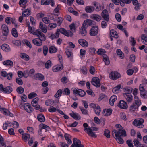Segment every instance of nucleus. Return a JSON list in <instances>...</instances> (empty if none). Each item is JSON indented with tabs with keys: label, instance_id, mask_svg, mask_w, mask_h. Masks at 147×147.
<instances>
[{
	"label": "nucleus",
	"instance_id": "9b49d317",
	"mask_svg": "<svg viewBox=\"0 0 147 147\" xmlns=\"http://www.w3.org/2000/svg\"><path fill=\"white\" fill-rule=\"evenodd\" d=\"M99 78L97 77L93 78L91 82L92 84L97 87H99L100 86Z\"/></svg>",
	"mask_w": 147,
	"mask_h": 147
},
{
	"label": "nucleus",
	"instance_id": "5fc2aeb1",
	"mask_svg": "<svg viewBox=\"0 0 147 147\" xmlns=\"http://www.w3.org/2000/svg\"><path fill=\"white\" fill-rule=\"evenodd\" d=\"M104 135L108 138H110V131L108 129H105L104 131Z\"/></svg>",
	"mask_w": 147,
	"mask_h": 147
},
{
	"label": "nucleus",
	"instance_id": "b1692460",
	"mask_svg": "<svg viewBox=\"0 0 147 147\" xmlns=\"http://www.w3.org/2000/svg\"><path fill=\"white\" fill-rule=\"evenodd\" d=\"M110 36L115 38H118V35L115 30L114 29L111 30L110 32Z\"/></svg>",
	"mask_w": 147,
	"mask_h": 147
},
{
	"label": "nucleus",
	"instance_id": "72a5a7b5",
	"mask_svg": "<svg viewBox=\"0 0 147 147\" xmlns=\"http://www.w3.org/2000/svg\"><path fill=\"white\" fill-rule=\"evenodd\" d=\"M3 63L4 65L6 66H13V62L9 60L4 61L3 62Z\"/></svg>",
	"mask_w": 147,
	"mask_h": 147
},
{
	"label": "nucleus",
	"instance_id": "a18cd8bd",
	"mask_svg": "<svg viewBox=\"0 0 147 147\" xmlns=\"http://www.w3.org/2000/svg\"><path fill=\"white\" fill-rule=\"evenodd\" d=\"M115 138L119 144H122L124 143V141L120 136H117V137Z\"/></svg>",
	"mask_w": 147,
	"mask_h": 147
},
{
	"label": "nucleus",
	"instance_id": "423d86ee",
	"mask_svg": "<svg viewBox=\"0 0 147 147\" xmlns=\"http://www.w3.org/2000/svg\"><path fill=\"white\" fill-rule=\"evenodd\" d=\"M28 31L30 33L32 34L33 35H35L36 36H38V34H39L40 33V32H41L40 31V30L39 29H38L36 30L35 32L34 31V27H31L30 26L29 23L28 24Z\"/></svg>",
	"mask_w": 147,
	"mask_h": 147
},
{
	"label": "nucleus",
	"instance_id": "a878e982",
	"mask_svg": "<svg viewBox=\"0 0 147 147\" xmlns=\"http://www.w3.org/2000/svg\"><path fill=\"white\" fill-rule=\"evenodd\" d=\"M1 49L5 52H9L10 51V48L9 46L7 44H3L1 46Z\"/></svg>",
	"mask_w": 147,
	"mask_h": 147
},
{
	"label": "nucleus",
	"instance_id": "dca6fc26",
	"mask_svg": "<svg viewBox=\"0 0 147 147\" xmlns=\"http://www.w3.org/2000/svg\"><path fill=\"white\" fill-rule=\"evenodd\" d=\"M85 11L87 13H92L95 10V7L92 6H88L85 7Z\"/></svg>",
	"mask_w": 147,
	"mask_h": 147
},
{
	"label": "nucleus",
	"instance_id": "cd10ccee",
	"mask_svg": "<svg viewBox=\"0 0 147 147\" xmlns=\"http://www.w3.org/2000/svg\"><path fill=\"white\" fill-rule=\"evenodd\" d=\"M112 110L111 109H104L103 111V115L105 116H108L112 113Z\"/></svg>",
	"mask_w": 147,
	"mask_h": 147
},
{
	"label": "nucleus",
	"instance_id": "6e6552de",
	"mask_svg": "<svg viewBox=\"0 0 147 147\" xmlns=\"http://www.w3.org/2000/svg\"><path fill=\"white\" fill-rule=\"evenodd\" d=\"M73 92L75 95H79L81 97L84 96L86 94V93L83 90L81 89H77L76 88L73 90Z\"/></svg>",
	"mask_w": 147,
	"mask_h": 147
},
{
	"label": "nucleus",
	"instance_id": "c9c22d12",
	"mask_svg": "<svg viewBox=\"0 0 147 147\" xmlns=\"http://www.w3.org/2000/svg\"><path fill=\"white\" fill-rule=\"evenodd\" d=\"M141 39L143 40V43L146 45H147V36L145 34H143L141 35Z\"/></svg>",
	"mask_w": 147,
	"mask_h": 147
},
{
	"label": "nucleus",
	"instance_id": "338daca9",
	"mask_svg": "<svg viewBox=\"0 0 147 147\" xmlns=\"http://www.w3.org/2000/svg\"><path fill=\"white\" fill-rule=\"evenodd\" d=\"M69 27L70 30L73 32H75L76 31V29L75 28V25L74 23H73L69 25Z\"/></svg>",
	"mask_w": 147,
	"mask_h": 147
},
{
	"label": "nucleus",
	"instance_id": "0eeeda50",
	"mask_svg": "<svg viewBox=\"0 0 147 147\" xmlns=\"http://www.w3.org/2000/svg\"><path fill=\"white\" fill-rule=\"evenodd\" d=\"M73 140V143L71 147H84L83 145L81 144V142L79 139L74 138Z\"/></svg>",
	"mask_w": 147,
	"mask_h": 147
},
{
	"label": "nucleus",
	"instance_id": "7ed1b4c3",
	"mask_svg": "<svg viewBox=\"0 0 147 147\" xmlns=\"http://www.w3.org/2000/svg\"><path fill=\"white\" fill-rule=\"evenodd\" d=\"M56 32L59 36L60 32L67 37H71L73 35V34L71 31H67L65 29L62 28H60L59 29H57L56 30Z\"/></svg>",
	"mask_w": 147,
	"mask_h": 147
},
{
	"label": "nucleus",
	"instance_id": "3c124183",
	"mask_svg": "<svg viewBox=\"0 0 147 147\" xmlns=\"http://www.w3.org/2000/svg\"><path fill=\"white\" fill-rule=\"evenodd\" d=\"M54 103V101L52 99H48L45 102V104L47 106H49Z\"/></svg>",
	"mask_w": 147,
	"mask_h": 147
},
{
	"label": "nucleus",
	"instance_id": "2eb2a0df",
	"mask_svg": "<svg viewBox=\"0 0 147 147\" xmlns=\"http://www.w3.org/2000/svg\"><path fill=\"white\" fill-rule=\"evenodd\" d=\"M1 28L2 30V33L3 35L7 36L8 35L9 30L7 26L5 24L2 25Z\"/></svg>",
	"mask_w": 147,
	"mask_h": 147
},
{
	"label": "nucleus",
	"instance_id": "c756f323",
	"mask_svg": "<svg viewBox=\"0 0 147 147\" xmlns=\"http://www.w3.org/2000/svg\"><path fill=\"white\" fill-rule=\"evenodd\" d=\"M30 138V136L29 134L25 133L22 134V138L25 142H26Z\"/></svg>",
	"mask_w": 147,
	"mask_h": 147
},
{
	"label": "nucleus",
	"instance_id": "412c9836",
	"mask_svg": "<svg viewBox=\"0 0 147 147\" xmlns=\"http://www.w3.org/2000/svg\"><path fill=\"white\" fill-rule=\"evenodd\" d=\"M70 115L76 120H80L81 118L80 116L78 113L72 112L70 113Z\"/></svg>",
	"mask_w": 147,
	"mask_h": 147
},
{
	"label": "nucleus",
	"instance_id": "a211bd4d",
	"mask_svg": "<svg viewBox=\"0 0 147 147\" xmlns=\"http://www.w3.org/2000/svg\"><path fill=\"white\" fill-rule=\"evenodd\" d=\"M118 106L121 108L124 109H126L128 107L126 102L123 100H121L119 103Z\"/></svg>",
	"mask_w": 147,
	"mask_h": 147
},
{
	"label": "nucleus",
	"instance_id": "f3484780",
	"mask_svg": "<svg viewBox=\"0 0 147 147\" xmlns=\"http://www.w3.org/2000/svg\"><path fill=\"white\" fill-rule=\"evenodd\" d=\"M50 3L51 6H53L54 5V3L53 0H42L41 4L42 5H46Z\"/></svg>",
	"mask_w": 147,
	"mask_h": 147
},
{
	"label": "nucleus",
	"instance_id": "39448f33",
	"mask_svg": "<svg viewBox=\"0 0 147 147\" xmlns=\"http://www.w3.org/2000/svg\"><path fill=\"white\" fill-rule=\"evenodd\" d=\"M144 120L142 118H140L135 119L133 122V124L139 128L143 127L144 125L142 124L144 123Z\"/></svg>",
	"mask_w": 147,
	"mask_h": 147
},
{
	"label": "nucleus",
	"instance_id": "393cba45",
	"mask_svg": "<svg viewBox=\"0 0 147 147\" xmlns=\"http://www.w3.org/2000/svg\"><path fill=\"white\" fill-rule=\"evenodd\" d=\"M39 28H40L42 32L44 33H46L47 32V26L46 25H43L42 22H40L39 23Z\"/></svg>",
	"mask_w": 147,
	"mask_h": 147
},
{
	"label": "nucleus",
	"instance_id": "774afa93",
	"mask_svg": "<svg viewBox=\"0 0 147 147\" xmlns=\"http://www.w3.org/2000/svg\"><path fill=\"white\" fill-rule=\"evenodd\" d=\"M16 82L19 85H21L23 84L22 80L19 78H17L16 79Z\"/></svg>",
	"mask_w": 147,
	"mask_h": 147
},
{
	"label": "nucleus",
	"instance_id": "bb28decb",
	"mask_svg": "<svg viewBox=\"0 0 147 147\" xmlns=\"http://www.w3.org/2000/svg\"><path fill=\"white\" fill-rule=\"evenodd\" d=\"M80 32L82 36H85L87 34V31L84 24H82L80 30Z\"/></svg>",
	"mask_w": 147,
	"mask_h": 147
},
{
	"label": "nucleus",
	"instance_id": "7c9ffc66",
	"mask_svg": "<svg viewBox=\"0 0 147 147\" xmlns=\"http://www.w3.org/2000/svg\"><path fill=\"white\" fill-rule=\"evenodd\" d=\"M93 22V21L92 20L90 19H88L85 20L84 21L83 24H84V26H86L87 25L90 26L92 25Z\"/></svg>",
	"mask_w": 147,
	"mask_h": 147
},
{
	"label": "nucleus",
	"instance_id": "ddd939ff",
	"mask_svg": "<svg viewBox=\"0 0 147 147\" xmlns=\"http://www.w3.org/2000/svg\"><path fill=\"white\" fill-rule=\"evenodd\" d=\"M139 106L138 105L133 103L129 107V111L131 112L134 113L138 110Z\"/></svg>",
	"mask_w": 147,
	"mask_h": 147
},
{
	"label": "nucleus",
	"instance_id": "8fccbe9b",
	"mask_svg": "<svg viewBox=\"0 0 147 147\" xmlns=\"http://www.w3.org/2000/svg\"><path fill=\"white\" fill-rule=\"evenodd\" d=\"M59 37V36L56 32L54 34L53 33L51 34V35L49 36V38L52 40H53L54 38H57Z\"/></svg>",
	"mask_w": 147,
	"mask_h": 147
},
{
	"label": "nucleus",
	"instance_id": "052dcab7",
	"mask_svg": "<svg viewBox=\"0 0 147 147\" xmlns=\"http://www.w3.org/2000/svg\"><path fill=\"white\" fill-rule=\"evenodd\" d=\"M89 72L92 74H94L95 73V70L94 67L92 66L90 67Z\"/></svg>",
	"mask_w": 147,
	"mask_h": 147
},
{
	"label": "nucleus",
	"instance_id": "864d4df0",
	"mask_svg": "<svg viewBox=\"0 0 147 147\" xmlns=\"http://www.w3.org/2000/svg\"><path fill=\"white\" fill-rule=\"evenodd\" d=\"M16 91L19 94H22L24 92V89L22 87L20 86L17 88Z\"/></svg>",
	"mask_w": 147,
	"mask_h": 147
},
{
	"label": "nucleus",
	"instance_id": "aec40b11",
	"mask_svg": "<svg viewBox=\"0 0 147 147\" xmlns=\"http://www.w3.org/2000/svg\"><path fill=\"white\" fill-rule=\"evenodd\" d=\"M123 94L125 98L128 102H131L133 100V96L131 94L125 93Z\"/></svg>",
	"mask_w": 147,
	"mask_h": 147
},
{
	"label": "nucleus",
	"instance_id": "09e8293b",
	"mask_svg": "<svg viewBox=\"0 0 147 147\" xmlns=\"http://www.w3.org/2000/svg\"><path fill=\"white\" fill-rule=\"evenodd\" d=\"M95 113L97 115H99L101 111L100 108L98 105L94 109Z\"/></svg>",
	"mask_w": 147,
	"mask_h": 147
},
{
	"label": "nucleus",
	"instance_id": "2f4dec72",
	"mask_svg": "<svg viewBox=\"0 0 147 147\" xmlns=\"http://www.w3.org/2000/svg\"><path fill=\"white\" fill-rule=\"evenodd\" d=\"M20 56L21 58L24 59L26 61H28L30 59L29 56L25 53H20Z\"/></svg>",
	"mask_w": 147,
	"mask_h": 147
},
{
	"label": "nucleus",
	"instance_id": "473e14b6",
	"mask_svg": "<svg viewBox=\"0 0 147 147\" xmlns=\"http://www.w3.org/2000/svg\"><path fill=\"white\" fill-rule=\"evenodd\" d=\"M117 99V96L115 95L112 96L110 98L109 100V103L111 105H113L114 102Z\"/></svg>",
	"mask_w": 147,
	"mask_h": 147
},
{
	"label": "nucleus",
	"instance_id": "680f3d73",
	"mask_svg": "<svg viewBox=\"0 0 147 147\" xmlns=\"http://www.w3.org/2000/svg\"><path fill=\"white\" fill-rule=\"evenodd\" d=\"M62 93V90L61 89H59L57 91V92L55 95L54 97L56 98H58L61 95Z\"/></svg>",
	"mask_w": 147,
	"mask_h": 147
},
{
	"label": "nucleus",
	"instance_id": "4d7b16f0",
	"mask_svg": "<svg viewBox=\"0 0 147 147\" xmlns=\"http://www.w3.org/2000/svg\"><path fill=\"white\" fill-rule=\"evenodd\" d=\"M52 65V63L50 60H48L45 65V67L47 69L49 68Z\"/></svg>",
	"mask_w": 147,
	"mask_h": 147
},
{
	"label": "nucleus",
	"instance_id": "69168bd1",
	"mask_svg": "<svg viewBox=\"0 0 147 147\" xmlns=\"http://www.w3.org/2000/svg\"><path fill=\"white\" fill-rule=\"evenodd\" d=\"M65 53L67 57L68 58L70 57L71 54V50L66 49Z\"/></svg>",
	"mask_w": 147,
	"mask_h": 147
},
{
	"label": "nucleus",
	"instance_id": "6ab92c4d",
	"mask_svg": "<svg viewBox=\"0 0 147 147\" xmlns=\"http://www.w3.org/2000/svg\"><path fill=\"white\" fill-rule=\"evenodd\" d=\"M91 18L97 22L100 21L102 19L101 16L97 14H93L91 16Z\"/></svg>",
	"mask_w": 147,
	"mask_h": 147
},
{
	"label": "nucleus",
	"instance_id": "4468645a",
	"mask_svg": "<svg viewBox=\"0 0 147 147\" xmlns=\"http://www.w3.org/2000/svg\"><path fill=\"white\" fill-rule=\"evenodd\" d=\"M24 108L28 113H31L33 111V109L32 108L30 104L28 103H26L24 105Z\"/></svg>",
	"mask_w": 147,
	"mask_h": 147
},
{
	"label": "nucleus",
	"instance_id": "603ef678",
	"mask_svg": "<svg viewBox=\"0 0 147 147\" xmlns=\"http://www.w3.org/2000/svg\"><path fill=\"white\" fill-rule=\"evenodd\" d=\"M48 49L46 45H44L43 48V51L44 55L45 56L48 53Z\"/></svg>",
	"mask_w": 147,
	"mask_h": 147
},
{
	"label": "nucleus",
	"instance_id": "20e7f679",
	"mask_svg": "<svg viewBox=\"0 0 147 147\" xmlns=\"http://www.w3.org/2000/svg\"><path fill=\"white\" fill-rule=\"evenodd\" d=\"M84 130L85 131H87L86 133L90 136L94 138H96L97 137V135L94 133L92 131H98V128L93 127H91L90 128L89 127L85 128Z\"/></svg>",
	"mask_w": 147,
	"mask_h": 147
},
{
	"label": "nucleus",
	"instance_id": "e2e57ef3",
	"mask_svg": "<svg viewBox=\"0 0 147 147\" xmlns=\"http://www.w3.org/2000/svg\"><path fill=\"white\" fill-rule=\"evenodd\" d=\"M36 96L37 94L36 93L34 92H32L29 94L28 95V98L29 99H31Z\"/></svg>",
	"mask_w": 147,
	"mask_h": 147
},
{
	"label": "nucleus",
	"instance_id": "ea45409f",
	"mask_svg": "<svg viewBox=\"0 0 147 147\" xmlns=\"http://www.w3.org/2000/svg\"><path fill=\"white\" fill-rule=\"evenodd\" d=\"M117 55L119 56L121 59H123L124 57V54L120 49H118L117 50Z\"/></svg>",
	"mask_w": 147,
	"mask_h": 147
},
{
	"label": "nucleus",
	"instance_id": "f8f14e48",
	"mask_svg": "<svg viewBox=\"0 0 147 147\" xmlns=\"http://www.w3.org/2000/svg\"><path fill=\"white\" fill-rule=\"evenodd\" d=\"M101 16L104 19V20L108 22L109 19V15L106 9H104L101 13Z\"/></svg>",
	"mask_w": 147,
	"mask_h": 147
},
{
	"label": "nucleus",
	"instance_id": "4c0bfd02",
	"mask_svg": "<svg viewBox=\"0 0 147 147\" xmlns=\"http://www.w3.org/2000/svg\"><path fill=\"white\" fill-rule=\"evenodd\" d=\"M30 14V11L28 9H27L23 11L22 13V15L24 17H26L28 16Z\"/></svg>",
	"mask_w": 147,
	"mask_h": 147
},
{
	"label": "nucleus",
	"instance_id": "c85d7f7f",
	"mask_svg": "<svg viewBox=\"0 0 147 147\" xmlns=\"http://www.w3.org/2000/svg\"><path fill=\"white\" fill-rule=\"evenodd\" d=\"M12 91V88L11 86H7L6 88H5L4 90H3V92L5 93L9 94Z\"/></svg>",
	"mask_w": 147,
	"mask_h": 147
},
{
	"label": "nucleus",
	"instance_id": "a19ab883",
	"mask_svg": "<svg viewBox=\"0 0 147 147\" xmlns=\"http://www.w3.org/2000/svg\"><path fill=\"white\" fill-rule=\"evenodd\" d=\"M0 110L1 111L3 112V114L5 115H10V112L4 108H0Z\"/></svg>",
	"mask_w": 147,
	"mask_h": 147
},
{
	"label": "nucleus",
	"instance_id": "e433bc0d",
	"mask_svg": "<svg viewBox=\"0 0 147 147\" xmlns=\"http://www.w3.org/2000/svg\"><path fill=\"white\" fill-rule=\"evenodd\" d=\"M37 118L38 121L41 122H43L45 121V117L42 114L38 115Z\"/></svg>",
	"mask_w": 147,
	"mask_h": 147
},
{
	"label": "nucleus",
	"instance_id": "6e6d98bb",
	"mask_svg": "<svg viewBox=\"0 0 147 147\" xmlns=\"http://www.w3.org/2000/svg\"><path fill=\"white\" fill-rule=\"evenodd\" d=\"M36 76L37 78L40 80H42L44 78V76L41 74H37Z\"/></svg>",
	"mask_w": 147,
	"mask_h": 147
},
{
	"label": "nucleus",
	"instance_id": "f03ea898",
	"mask_svg": "<svg viewBox=\"0 0 147 147\" xmlns=\"http://www.w3.org/2000/svg\"><path fill=\"white\" fill-rule=\"evenodd\" d=\"M39 129L38 131V134L41 136H44L45 133L47 131H49L50 127L46 125L41 123L39 125Z\"/></svg>",
	"mask_w": 147,
	"mask_h": 147
},
{
	"label": "nucleus",
	"instance_id": "4be33fe9",
	"mask_svg": "<svg viewBox=\"0 0 147 147\" xmlns=\"http://www.w3.org/2000/svg\"><path fill=\"white\" fill-rule=\"evenodd\" d=\"M78 42L82 46L86 47L88 45L87 42L84 39H80L78 40Z\"/></svg>",
	"mask_w": 147,
	"mask_h": 147
},
{
	"label": "nucleus",
	"instance_id": "9d476101",
	"mask_svg": "<svg viewBox=\"0 0 147 147\" xmlns=\"http://www.w3.org/2000/svg\"><path fill=\"white\" fill-rule=\"evenodd\" d=\"M121 77V75L117 71H112L109 74V78L113 80H115Z\"/></svg>",
	"mask_w": 147,
	"mask_h": 147
},
{
	"label": "nucleus",
	"instance_id": "c03bdc74",
	"mask_svg": "<svg viewBox=\"0 0 147 147\" xmlns=\"http://www.w3.org/2000/svg\"><path fill=\"white\" fill-rule=\"evenodd\" d=\"M70 135L67 134H65V140L67 141L68 144H71L72 143V142L69 138Z\"/></svg>",
	"mask_w": 147,
	"mask_h": 147
},
{
	"label": "nucleus",
	"instance_id": "5701e85b",
	"mask_svg": "<svg viewBox=\"0 0 147 147\" xmlns=\"http://www.w3.org/2000/svg\"><path fill=\"white\" fill-rule=\"evenodd\" d=\"M118 136H120L122 137H125L127 136L126 132L125 129H119L117 131Z\"/></svg>",
	"mask_w": 147,
	"mask_h": 147
},
{
	"label": "nucleus",
	"instance_id": "37998d69",
	"mask_svg": "<svg viewBox=\"0 0 147 147\" xmlns=\"http://www.w3.org/2000/svg\"><path fill=\"white\" fill-rule=\"evenodd\" d=\"M49 51L50 53H52L56 52L57 49L55 47L51 46L49 49Z\"/></svg>",
	"mask_w": 147,
	"mask_h": 147
},
{
	"label": "nucleus",
	"instance_id": "1a4fd4ad",
	"mask_svg": "<svg viewBox=\"0 0 147 147\" xmlns=\"http://www.w3.org/2000/svg\"><path fill=\"white\" fill-rule=\"evenodd\" d=\"M98 27L96 26H94L90 30V35L92 36H95L98 34Z\"/></svg>",
	"mask_w": 147,
	"mask_h": 147
},
{
	"label": "nucleus",
	"instance_id": "0e129e2a",
	"mask_svg": "<svg viewBox=\"0 0 147 147\" xmlns=\"http://www.w3.org/2000/svg\"><path fill=\"white\" fill-rule=\"evenodd\" d=\"M26 72V71H24V73L23 74L22 72V71H18L17 72V74L18 77L20 78L22 77L23 76L25 77V72Z\"/></svg>",
	"mask_w": 147,
	"mask_h": 147
},
{
	"label": "nucleus",
	"instance_id": "f257e3e1",
	"mask_svg": "<svg viewBox=\"0 0 147 147\" xmlns=\"http://www.w3.org/2000/svg\"><path fill=\"white\" fill-rule=\"evenodd\" d=\"M38 36H36L38 38L33 39L32 40V43L35 45L39 46L42 45V42L45 41L46 39V36L45 34L42 32H40Z\"/></svg>",
	"mask_w": 147,
	"mask_h": 147
},
{
	"label": "nucleus",
	"instance_id": "de8ad7c7",
	"mask_svg": "<svg viewBox=\"0 0 147 147\" xmlns=\"http://www.w3.org/2000/svg\"><path fill=\"white\" fill-rule=\"evenodd\" d=\"M140 94L141 96L143 98H147V91L145 90L142 92H140Z\"/></svg>",
	"mask_w": 147,
	"mask_h": 147
},
{
	"label": "nucleus",
	"instance_id": "f704fd0d",
	"mask_svg": "<svg viewBox=\"0 0 147 147\" xmlns=\"http://www.w3.org/2000/svg\"><path fill=\"white\" fill-rule=\"evenodd\" d=\"M103 58L105 64L108 65L110 64V61L108 57L105 54L103 55Z\"/></svg>",
	"mask_w": 147,
	"mask_h": 147
},
{
	"label": "nucleus",
	"instance_id": "13d9d810",
	"mask_svg": "<svg viewBox=\"0 0 147 147\" xmlns=\"http://www.w3.org/2000/svg\"><path fill=\"white\" fill-rule=\"evenodd\" d=\"M81 70L83 74L86 75L87 74L88 71L86 67L85 66H83Z\"/></svg>",
	"mask_w": 147,
	"mask_h": 147
},
{
	"label": "nucleus",
	"instance_id": "58836bf2",
	"mask_svg": "<svg viewBox=\"0 0 147 147\" xmlns=\"http://www.w3.org/2000/svg\"><path fill=\"white\" fill-rule=\"evenodd\" d=\"M121 88V85H118L114 88L112 89V92L114 93H117L119 92V90Z\"/></svg>",
	"mask_w": 147,
	"mask_h": 147
},
{
	"label": "nucleus",
	"instance_id": "79ce46f5",
	"mask_svg": "<svg viewBox=\"0 0 147 147\" xmlns=\"http://www.w3.org/2000/svg\"><path fill=\"white\" fill-rule=\"evenodd\" d=\"M134 103L138 105L139 106L141 105V101L140 100L139 98L137 96H135L134 97Z\"/></svg>",
	"mask_w": 147,
	"mask_h": 147
},
{
	"label": "nucleus",
	"instance_id": "49530a36",
	"mask_svg": "<svg viewBox=\"0 0 147 147\" xmlns=\"http://www.w3.org/2000/svg\"><path fill=\"white\" fill-rule=\"evenodd\" d=\"M92 4L96 7V11H99L101 10V9L99 7V5H98L99 3L96 1L93 2L92 3Z\"/></svg>",
	"mask_w": 147,
	"mask_h": 147
},
{
	"label": "nucleus",
	"instance_id": "bf43d9fd",
	"mask_svg": "<svg viewBox=\"0 0 147 147\" xmlns=\"http://www.w3.org/2000/svg\"><path fill=\"white\" fill-rule=\"evenodd\" d=\"M23 42L24 44H25L29 48H32V45L30 42L26 40H23Z\"/></svg>",
	"mask_w": 147,
	"mask_h": 147
}]
</instances>
